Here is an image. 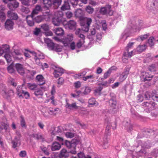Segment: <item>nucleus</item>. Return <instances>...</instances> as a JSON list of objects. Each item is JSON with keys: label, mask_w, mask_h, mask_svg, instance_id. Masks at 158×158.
<instances>
[{"label": "nucleus", "mask_w": 158, "mask_h": 158, "mask_svg": "<svg viewBox=\"0 0 158 158\" xmlns=\"http://www.w3.org/2000/svg\"><path fill=\"white\" fill-rule=\"evenodd\" d=\"M34 16L32 15L27 16L26 17L27 22L28 25L30 26H32L34 24L33 19Z\"/></svg>", "instance_id": "obj_25"}, {"label": "nucleus", "mask_w": 158, "mask_h": 158, "mask_svg": "<svg viewBox=\"0 0 158 158\" xmlns=\"http://www.w3.org/2000/svg\"><path fill=\"white\" fill-rule=\"evenodd\" d=\"M56 44H55L53 43L52 42L47 45L48 49L50 50H54Z\"/></svg>", "instance_id": "obj_52"}, {"label": "nucleus", "mask_w": 158, "mask_h": 158, "mask_svg": "<svg viewBox=\"0 0 158 158\" xmlns=\"http://www.w3.org/2000/svg\"><path fill=\"white\" fill-rule=\"evenodd\" d=\"M156 92L155 90L152 91V93L151 94V93L148 92L147 91L145 92L144 96L145 98L147 99H148L151 97L152 99L154 101H158V96L156 94Z\"/></svg>", "instance_id": "obj_14"}, {"label": "nucleus", "mask_w": 158, "mask_h": 158, "mask_svg": "<svg viewBox=\"0 0 158 158\" xmlns=\"http://www.w3.org/2000/svg\"><path fill=\"white\" fill-rule=\"evenodd\" d=\"M14 23L10 19H7L5 23V27L7 30H12L13 27Z\"/></svg>", "instance_id": "obj_21"}, {"label": "nucleus", "mask_w": 158, "mask_h": 158, "mask_svg": "<svg viewBox=\"0 0 158 158\" xmlns=\"http://www.w3.org/2000/svg\"><path fill=\"white\" fill-rule=\"evenodd\" d=\"M149 35V34L141 35L136 39L138 41H143L148 38Z\"/></svg>", "instance_id": "obj_43"}, {"label": "nucleus", "mask_w": 158, "mask_h": 158, "mask_svg": "<svg viewBox=\"0 0 158 158\" xmlns=\"http://www.w3.org/2000/svg\"><path fill=\"white\" fill-rule=\"evenodd\" d=\"M83 15V11L80 9L76 10L75 12V15L77 17L80 18L81 19Z\"/></svg>", "instance_id": "obj_41"}, {"label": "nucleus", "mask_w": 158, "mask_h": 158, "mask_svg": "<svg viewBox=\"0 0 158 158\" xmlns=\"http://www.w3.org/2000/svg\"><path fill=\"white\" fill-rule=\"evenodd\" d=\"M45 6L47 8L50 7L52 5L51 0H43Z\"/></svg>", "instance_id": "obj_44"}, {"label": "nucleus", "mask_w": 158, "mask_h": 158, "mask_svg": "<svg viewBox=\"0 0 158 158\" xmlns=\"http://www.w3.org/2000/svg\"><path fill=\"white\" fill-rule=\"evenodd\" d=\"M10 52H7L5 53L4 56V58L8 63H10L12 61V56Z\"/></svg>", "instance_id": "obj_37"}, {"label": "nucleus", "mask_w": 158, "mask_h": 158, "mask_svg": "<svg viewBox=\"0 0 158 158\" xmlns=\"http://www.w3.org/2000/svg\"><path fill=\"white\" fill-rule=\"evenodd\" d=\"M61 1V0H54L53 4L57 7L60 5Z\"/></svg>", "instance_id": "obj_56"}, {"label": "nucleus", "mask_w": 158, "mask_h": 158, "mask_svg": "<svg viewBox=\"0 0 158 158\" xmlns=\"http://www.w3.org/2000/svg\"><path fill=\"white\" fill-rule=\"evenodd\" d=\"M77 156L78 158H91V157L89 156H86L84 153L82 152H80L78 153Z\"/></svg>", "instance_id": "obj_55"}, {"label": "nucleus", "mask_w": 158, "mask_h": 158, "mask_svg": "<svg viewBox=\"0 0 158 158\" xmlns=\"http://www.w3.org/2000/svg\"><path fill=\"white\" fill-rule=\"evenodd\" d=\"M111 8V6L107 5L105 7H102L100 9L99 12L103 15L108 14L110 15H111L113 14V12Z\"/></svg>", "instance_id": "obj_8"}, {"label": "nucleus", "mask_w": 158, "mask_h": 158, "mask_svg": "<svg viewBox=\"0 0 158 158\" xmlns=\"http://www.w3.org/2000/svg\"><path fill=\"white\" fill-rule=\"evenodd\" d=\"M80 1L84 4H86L87 3V0H71L70 2L73 6L74 7L75 6L79 5V6H81L82 5H79L78 3Z\"/></svg>", "instance_id": "obj_26"}, {"label": "nucleus", "mask_w": 158, "mask_h": 158, "mask_svg": "<svg viewBox=\"0 0 158 158\" xmlns=\"http://www.w3.org/2000/svg\"><path fill=\"white\" fill-rule=\"evenodd\" d=\"M53 31L57 35L61 36L64 35V30L61 28H57L54 29Z\"/></svg>", "instance_id": "obj_30"}, {"label": "nucleus", "mask_w": 158, "mask_h": 158, "mask_svg": "<svg viewBox=\"0 0 158 158\" xmlns=\"http://www.w3.org/2000/svg\"><path fill=\"white\" fill-rule=\"evenodd\" d=\"M34 59L36 64L39 66L42 65V64L40 63V59L38 58V56L34 57Z\"/></svg>", "instance_id": "obj_64"}, {"label": "nucleus", "mask_w": 158, "mask_h": 158, "mask_svg": "<svg viewBox=\"0 0 158 158\" xmlns=\"http://www.w3.org/2000/svg\"><path fill=\"white\" fill-rule=\"evenodd\" d=\"M45 90V88L43 87H37L35 89L34 92L35 95L39 98L41 97L43 94Z\"/></svg>", "instance_id": "obj_16"}, {"label": "nucleus", "mask_w": 158, "mask_h": 158, "mask_svg": "<svg viewBox=\"0 0 158 158\" xmlns=\"http://www.w3.org/2000/svg\"><path fill=\"white\" fill-rule=\"evenodd\" d=\"M109 103L112 109L113 110H114V111H117V108L116 105V102L115 97L113 96L112 98L110 100Z\"/></svg>", "instance_id": "obj_19"}, {"label": "nucleus", "mask_w": 158, "mask_h": 158, "mask_svg": "<svg viewBox=\"0 0 158 158\" xmlns=\"http://www.w3.org/2000/svg\"><path fill=\"white\" fill-rule=\"evenodd\" d=\"M63 24L66 29L75 30L76 27V23L73 20H71L67 22L64 19Z\"/></svg>", "instance_id": "obj_7"}, {"label": "nucleus", "mask_w": 158, "mask_h": 158, "mask_svg": "<svg viewBox=\"0 0 158 158\" xmlns=\"http://www.w3.org/2000/svg\"><path fill=\"white\" fill-rule=\"evenodd\" d=\"M55 48L54 50L57 52H60L62 51V46H60L57 44L56 45Z\"/></svg>", "instance_id": "obj_58"}, {"label": "nucleus", "mask_w": 158, "mask_h": 158, "mask_svg": "<svg viewBox=\"0 0 158 158\" xmlns=\"http://www.w3.org/2000/svg\"><path fill=\"white\" fill-rule=\"evenodd\" d=\"M7 16L10 19L15 20H17L18 18L16 13L13 12L11 10L8 11L7 13Z\"/></svg>", "instance_id": "obj_23"}, {"label": "nucleus", "mask_w": 158, "mask_h": 158, "mask_svg": "<svg viewBox=\"0 0 158 158\" xmlns=\"http://www.w3.org/2000/svg\"><path fill=\"white\" fill-rule=\"evenodd\" d=\"M15 67L18 73L21 75H23L24 73L23 65L19 63H17L15 64Z\"/></svg>", "instance_id": "obj_22"}, {"label": "nucleus", "mask_w": 158, "mask_h": 158, "mask_svg": "<svg viewBox=\"0 0 158 158\" xmlns=\"http://www.w3.org/2000/svg\"><path fill=\"white\" fill-rule=\"evenodd\" d=\"M135 20H130L128 23L130 27L129 31L126 30L121 36V39L123 40H125L127 37L131 35V33L132 32H136L139 31L141 29L145 27L142 21L137 24L136 23Z\"/></svg>", "instance_id": "obj_1"}, {"label": "nucleus", "mask_w": 158, "mask_h": 158, "mask_svg": "<svg viewBox=\"0 0 158 158\" xmlns=\"http://www.w3.org/2000/svg\"><path fill=\"white\" fill-rule=\"evenodd\" d=\"M7 70L10 73H12L15 72V70L13 68V64L12 63L11 64L8 66L7 68Z\"/></svg>", "instance_id": "obj_47"}, {"label": "nucleus", "mask_w": 158, "mask_h": 158, "mask_svg": "<svg viewBox=\"0 0 158 158\" xmlns=\"http://www.w3.org/2000/svg\"><path fill=\"white\" fill-rule=\"evenodd\" d=\"M51 17V15L49 13H46L42 15L37 16L34 20L37 23H39L42 21L43 19H45L46 21H48Z\"/></svg>", "instance_id": "obj_10"}, {"label": "nucleus", "mask_w": 158, "mask_h": 158, "mask_svg": "<svg viewBox=\"0 0 158 158\" xmlns=\"http://www.w3.org/2000/svg\"><path fill=\"white\" fill-rule=\"evenodd\" d=\"M60 148V144L56 142H54L52 143L51 147L52 150L53 151L58 150Z\"/></svg>", "instance_id": "obj_27"}, {"label": "nucleus", "mask_w": 158, "mask_h": 158, "mask_svg": "<svg viewBox=\"0 0 158 158\" xmlns=\"http://www.w3.org/2000/svg\"><path fill=\"white\" fill-rule=\"evenodd\" d=\"M92 21V19L90 18H82V19L81 21V24L83 26L82 29L83 31L86 32L88 31L89 27Z\"/></svg>", "instance_id": "obj_6"}, {"label": "nucleus", "mask_w": 158, "mask_h": 158, "mask_svg": "<svg viewBox=\"0 0 158 158\" xmlns=\"http://www.w3.org/2000/svg\"><path fill=\"white\" fill-rule=\"evenodd\" d=\"M89 105H93V106H97L98 105V103L97 102L94 98H91L89 100Z\"/></svg>", "instance_id": "obj_42"}, {"label": "nucleus", "mask_w": 158, "mask_h": 158, "mask_svg": "<svg viewBox=\"0 0 158 158\" xmlns=\"http://www.w3.org/2000/svg\"><path fill=\"white\" fill-rule=\"evenodd\" d=\"M67 148H76V143L74 140L70 142L67 140H65L64 143Z\"/></svg>", "instance_id": "obj_24"}, {"label": "nucleus", "mask_w": 158, "mask_h": 158, "mask_svg": "<svg viewBox=\"0 0 158 158\" xmlns=\"http://www.w3.org/2000/svg\"><path fill=\"white\" fill-rule=\"evenodd\" d=\"M142 104L143 106L145 108V110L147 112L150 111L155 109V104L153 102H145L143 103Z\"/></svg>", "instance_id": "obj_11"}, {"label": "nucleus", "mask_w": 158, "mask_h": 158, "mask_svg": "<svg viewBox=\"0 0 158 158\" xmlns=\"http://www.w3.org/2000/svg\"><path fill=\"white\" fill-rule=\"evenodd\" d=\"M8 7L11 10H15L18 8L19 6V3L17 1L10 2L8 4Z\"/></svg>", "instance_id": "obj_18"}, {"label": "nucleus", "mask_w": 158, "mask_h": 158, "mask_svg": "<svg viewBox=\"0 0 158 158\" xmlns=\"http://www.w3.org/2000/svg\"><path fill=\"white\" fill-rule=\"evenodd\" d=\"M158 0H148V9L155 13L158 10Z\"/></svg>", "instance_id": "obj_5"}, {"label": "nucleus", "mask_w": 158, "mask_h": 158, "mask_svg": "<svg viewBox=\"0 0 158 158\" xmlns=\"http://www.w3.org/2000/svg\"><path fill=\"white\" fill-rule=\"evenodd\" d=\"M86 10L89 14L92 13L94 11L93 9L89 6H87L86 7Z\"/></svg>", "instance_id": "obj_61"}, {"label": "nucleus", "mask_w": 158, "mask_h": 158, "mask_svg": "<svg viewBox=\"0 0 158 158\" xmlns=\"http://www.w3.org/2000/svg\"><path fill=\"white\" fill-rule=\"evenodd\" d=\"M115 67L114 66L110 68L109 70L104 74V78L105 79L107 78L110 76L111 72V71L115 69Z\"/></svg>", "instance_id": "obj_40"}, {"label": "nucleus", "mask_w": 158, "mask_h": 158, "mask_svg": "<svg viewBox=\"0 0 158 158\" xmlns=\"http://www.w3.org/2000/svg\"><path fill=\"white\" fill-rule=\"evenodd\" d=\"M41 10V6L40 5H36L35 8L33 10L31 15L34 16L37 14Z\"/></svg>", "instance_id": "obj_35"}, {"label": "nucleus", "mask_w": 158, "mask_h": 158, "mask_svg": "<svg viewBox=\"0 0 158 158\" xmlns=\"http://www.w3.org/2000/svg\"><path fill=\"white\" fill-rule=\"evenodd\" d=\"M103 88L102 86H100L96 88L94 90L95 94L96 95H100L101 94V91Z\"/></svg>", "instance_id": "obj_48"}, {"label": "nucleus", "mask_w": 158, "mask_h": 158, "mask_svg": "<svg viewBox=\"0 0 158 158\" xmlns=\"http://www.w3.org/2000/svg\"><path fill=\"white\" fill-rule=\"evenodd\" d=\"M31 54H32L34 57L37 56L38 58L39 59H42L44 58V56L43 53L40 52H38L37 53H35L34 51L29 52Z\"/></svg>", "instance_id": "obj_33"}, {"label": "nucleus", "mask_w": 158, "mask_h": 158, "mask_svg": "<svg viewBox=\"0 0 158 158\" xmlns=\"http://www.w3.org/2000/svg\"><path fill=\"white\" fill-rule=\"evenodd\" d=\"M147 48V45L145 44L139 45L136 48L137 52L139 53H141L145 50Z\"/></svg>", "instance_id": "obj_34"}, {"label": "nucleus", "mask_w": 158, "mask_h": 158, "mask_svg": "<svg viewBox=\"0 0 158 158\" xmlns=\"http://www.w3.org/2000/svg\"><path fill=\"white\" fill-rule=\"evenodd\" d=\"M61 14H60V16L58 17H55L52 19V22L54 25L56 26H58L61 23L63 24L64 20V19L62 17V13L60 12Z\"/></svg>", "instance_id": "obj_12"}, {"label": "nucleus", "mask_w": 158, "mask_h": 158, "mask_svg": "<svg viewBox=\"0 0 158 158\" xmlns=\"http://www.w3.org/2000/svg\"><path fill=\"white\" fill-rule=\"evenodd\" d=\"M27 86L31 90H35V89L37 88V85L34 83H28L27 85Z\"/></svg>", "instance_id": "obj_46"}, {"label": "nucleus", "mask_w": 158, "mask_h": 158, "mask_svg": "<svg viewBox=\"0 0 158 158\" xmlns=\"http://www.w3.org/2000/svg\"><path fill=\"white\" fill-rule=\"evenodd\" d=\"M11 55L15 60H20L23 58L22 57V53L21 51L18 50H15Z\"/></svg>", "instance_id": "obj_17"}, {"label": "nucleus", "mask_w": 158, "mask_h": 158, "mask_svg": "<svg viewBox=\"0 0 158 158\" xmlns=\"http://www.w3.org/2000/svg\"><path fill=\"white\" fill-rule=\"evenodd\" d=\"M86 73V71L85 70H83L81 71L80 73L75 74V77L76 78H79L80 77H81L85 75Z\"/></svg>", "instance_id": "obj_49"}, {"label": "nucleus", "mask_w": 158, "mask_h": 158, "mask_svg": "<svg viewBox=\"0 0 158 158\" xmlns=\"http://www.w3.org/2000/svg\"><path fill=\"white\" fill-rule=\"evenodd\" d=\"M36 79L39 82V85H42L45 83V80L43 77L41 75H37L36 77Z\"/></svg>", "instance_id": "obj_31"}, {"label": "nucleus", "mask_w": 158, "mask_h": 158, "mask_svg": "<svg viewBox=\"0 0 158 158\" xmlns=\"http://www.w3.org/2000/svg\"><path fill=\"white\" fill-rule=\"evenodd\" d=\"M68 156V153L66 150L65 149H62L60 151V158H65Z\"/></svg>", "instance_id": "obj_39"}, {"label": "nucleus", "mask_w": 158, "mask_h": 158, "mask_svg": "<svg viewBox=\"0 0 158 158\" xmlns=\"http://www.w3.org/2000/svg\"><path fill=\"white\" fill-rule=\"evenodd\" d=\"M6 18L5 14L4 13V10L2 9L0 10V19L2 21L4 20Z\"/></svg>", "instance_id": "obj_45"}, {"label": "nucleus", "mask_w": 158, "mask_h": 158, "mask_svg": "<svg viewBox=\"0 0 158 158\" xmlns=\"http://www.w3.org/2000/svg\"><path fill=\"white\" fill-rule=\"evenodd\" d=\"M73 35L72 34H69L67 35V36L64 39H63L61 41L64 44V46H68L70 44V48L72 50L74 49L76 47L75 44L74 42H72L71 44L70 43L73 40Z\"/></svg>", "instance_id": "obj_3"}, {"label": "nucleus", "mask_w": 158, "mask_h": 158, "mask_svg": "<svg viewBox=\"0 0 158 158\" xmlns=\"http://www.w3.org/2000/svg\"><path fill=\"white\" fill-rule=\"evenodd\" d=\"M135 50H134L130 52H129L128 50H126L124 52L123 55L124 56L130 58L135 54Z\"/></svg>", "instance_id": "obj_38"}, {"label": "nucleus", "mask_w": 158, "mask_h": 158, "mask_svg": "<svg viewBox=\"0 0 158 158\" xmlns=\"http://www.w3.org/2000/svg\"><path fill=\"white\" fill-rule=\"evenodd\" d=\"M56 69L53 73L54 76L56 78H57L64 73V69L56 67Z\"/></svg>", "instance_id": "obj_20"}, {"label": "nucleus", "mask_w": 158, "mask_h": 158, "mask_svg": "<svg viewBox=\"0 0 158 158\" xmlns=\"http://www.w3.org/2000/svg\"><path fill=\"white\" fill-rule=\"evenodd\" d=\"M33 136L38 139L43 140L44 139L43 136L40 133L34 134L33 135Z\"/></svg>", "instance_id": "obj_50"}, {"label": "nucleus", "mask_w": 158, "mask_h": 158, "mask_svg": "<svg viewBox=\"0 0 158 158\" xmlns=\"http://www.w3.org/2000/svg\"><path fill=\"white\" fill-rule=\"evenodd\" d=\"M129 70L128 69H125V71L119 77V80L120 81H123L126 79L129 73Z\"/></svg>", "instance_id": "obj_28"}, {"label": "nucleus", "mask_w": 158, "mask_h": 158, "mask_svg": "<svg viewBox=\"0 0 158 158\" xmlns=\"http://www.w3.org/2000/svg\"><path fill=\"white\" fill-rule=\"evenodd\" d=\"M91 89L88 86L85 87L84 91L82 93L85 95L88 94L90 92Z\"/></svg>", "instance_id": "obj_57"}, {"label": "nucleus", "mask_w": 158, "mask_h": 158, "mask_svg": "<svg viewBox=\"0 0 158 158\" xmlns=\"http://www.w3.org/2000/svg\"><path fill=\"white\" fill-rule=\"evenodd\" d=\"M66 101V103L65 107L67 109L72 110L77 109L80 113L84 115L88 113V112L85 108L77 106L76 102H74L70 104L67 101Z\"/></svg>", "instance_id": "obj_2"}, {"label": "nucleus", "mask_w": 158, "mask_h": 158, "mask_svg": "<svg viewBox=\"0 0 158 158\" xmlns=\"http://www.w3.org/2000/svg\"><path fill=\"white\" fill-rule=\"evenodd\" d=\"M154 39L153 37H151L148 40V43L150 47H152L154 45Z\"/></svg>", "instance_id": "obj_51"}, {"label": "nucleus", "mask_w": 158, "mask_h": 158, "mask_svg": "<svg viewBox=\"0 0 158 158\" xmlns=\"http://www.w3.org/2000/svg\"><path fill=\"white\" fill-rule=\"evenodd\" d=\"M85 42L83 39H81L79 40L78 42L77 43L76 47L78 48H81L83 44Z\"/></svg>", "instance_id": "obj_54"}, {"label": "nucleus", "mask_w": 158, "mask_h": 158, "mask_svg": "<svg viewBox=\"0 0 158 158\" xmlns=\"http://www.w3.org/2000/svg\"><path fill=\"white\" fill-rule=\"evenodd\" d=\"M1 93L5 97L8 98V97L12 96L14 95V92L12 90H7L4 86H2L0 89Z\"/></svg>", "instance_id": "obj_13"}, {"label": "nucleus", "mask_w": 158, "mask_h": 158, "mask_svg": "<svg viewBox=\"0 0 158 158\" xmlns=\"http://www.w3.org/2000/svg\"><path fill=\"white\" fill-rule=\"evenodd\" d=\"M65 135L68 138H72L74 136V134L72 132H67Z\"/></svg>", "instance_id": "obj_63"}, {"label": "nucleus", "mask_w": 158, "mask_h": 158, "mask_svg": "<svg viewBox=\"0 0 158 158\" xmlns=\"http://www.w3.org/2000/svg\"><path fill=\"white\" fill-rule=\"evenodd\" d=\"M56 140L62 145L64 144L65 141L62 138L57 136L56 137Z\"/></svg>", "instance_id": "obj_59"}, {"label": "nucleus", "mask_w": 158, "mask_h": 158, "mask_svg": "<svg viewBox=\"0 0 158 158\" xmlns=\"http://www.w3.org/2000/svg\"><path fill=\"white\" fill-rule=\"evenodd\" d=\"M23 4L28 6L29 5V2L31 0H20Z\"/></svg>", "instance_id": "obj_62"}, {"label": "nucleus", "mask_w": 158, "mask_h": 158, "mask_svg": "<svg viewBox=\"0 0 158 158\" xmlns=\"http://www.w3.org/2000/svg\"><path fill=\"white\" fill-rule=\"evenodd\" d=\"M141 76L145 80L147 81L150 80L152 77V75L146 72H142Z\"/></svg>", "instance_id": "obj_32"}, {"label": "nucleus", "mask_w": 158, "mask_h": 158, "mask_svg": "<svg viewBox=\"0 0 158 158\" xmlns=\"http://www.w3.org/2000/svg\"><path fill=\"white\" fill-rule=\"evenodd\" d=\"M41 28L45 31H47L49 30V26L47 24H44L41 26Z\"/></svg>", "instance_id": "obj_53"}, {"label": "nucleus", "mask_w": 158, "mask_h": 158, "mask_svg": "<svg viewBox=\"0 0 158 158\" xmlns=\"http://www.w3.org/2000/svg\"><path fill=\"white\" fill-rule=\"evenodd\" d=\"M101 26L97 23L95 24L92 28L90 29V32L91 35L93 36L96 35L97 39L100 40L101 39L102 36L100 30Z\"/></svg>", "instance_id": "obj_4"}, {"label": "nucleus", "mask_w": 158, "mask_h": 158, "mask_svg": "<svg viewBox=\"0 0 158 158\" xmlns=\"http://www.w3.org/2000/svg\"><path fill=\"white\" fill-rule=\"evenodd\" d=\"M23 86H18L17 88V93L19 97L24 96L26 98H28L30 96L28 92L24 91L23 89Z\"/></svg>", "instance_id": "obj_9"}, {"label": "nucleus", "mask_w": 158, "mask_h": 158, "mask_svg": "<svg viewBox=\"0 0 158 158\" xmlns=\"http://www.w3.org/2000/svg\"><path fill=\"white\" fill-rule=\"evenodd\" d=\"M59 111V109L58 108L54 109L50 108L48 109L47 110L48 112L50 115H55L56 114L57 112Z\"/></svg>", "instance_id": "obj_36"}, {"label": "nucleus", "mask_w": 158, "mask_h": 158, "mask_svg": "<svg viewBox=\"0 0 158 158\" xmlns=\"http://www.w3.org/2000/svg\"><path fill=\"white\" fill-rule=\"evenodd\" d=\"M156 67L155 64H152L148 68L149 70L151 72L156 71Z\"/></svg>", "instance_id": "obj_60"}, {"label": "nucleus", "mask_w": 158, "mask_h": 158, "mask_svg": "<svg viewBox=\"0 0 158 158\" xmlns=\"http://www.w3.org/2000/svg\"><path fill=\"white\" fill-rule=\"evenodd\" d=\"M70 6L68 0H64V3L61 8L62 10H65L69 9Z\"/></svg>", "instance_id": "obj_29"}, {"label": "nucleus", "mask_w": 158, "mask_h": 158, "mask_svg": "<svg viewBox=\"0 0 158 158\" xmlns=\"http://www.w3.org/2000/svg\"><path fill=\"white\" fill-rule=\"evenodd\" d=\"M16 134L17 136L15 137V140H13L12 142L13 147L14 148H15L18 145H20V138L21 136V134L19 132H17Z\"/></svg>", "instance_id": "obj_15"}]
</instances>
